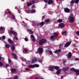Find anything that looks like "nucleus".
<instances>
[{"label": "nucleus", "mask_w": 79, "mask_h": 79, "mask_svg": "<svg viewBox=\"0 0 79 79\" xmlns=\"http://www.w3.org/2000/svg\"><path fill=\"white\" fill-rule=\"evenodd\" d=\"M35 79H39V78L38 77H35Z\"/></svg>", "instance_id": "e2e57ef3"}, {"label": "nucleus", "mask_w": 79, "mask_h": 79, "mask_svg": "<svg viewBox=\"0 0 79 79\" xmlns=\"http://www.w3.org/2000/svg\"><path fill=\"white\" fill-rule=\"evenodd\" d=\"M75 3L74 0H72L70 2V4H71V3H73V4H74Z\"/></svg>", "instance_id": "72a5a7b5"}, {"label": "nucleus", "mask_w": 79, "mask_h": 79, "mask_svg": "<svg viewBox=\"0 0 79 79\" xmlns=\"http://www.w3.org/2000/svg\"><path fill=\"white\" fill-rule=\"evenodd\" d=\"M18 11L19 13H21V10H18Z\"/></svg>", "instance_id": "13d9d810"}, {"label": "nucleus", "mask_w": 79, "mask_h": 79, "mask_svg": "<svg viewBox=\"0 0 79 79\" xmlns=\"http://www.w3.org/2000/svg\"><path fill=\"white\" fill-rule=\"evenodd\" d=\"M49 52L50 54H52V51H50Z\"/></svg>", "instance_id": "5fc2aeb1"}, {"label": "nucleus", "mask_w": 79, "mask_h": 79, "mask_svg": "<svg viewBox=\"0 0 79 79\" xmlns=\"http://www.w3.org/2000/svg\"><path fill=\"white\" fill-rule=\"evenodd\" d=\"M32 40L33 42H34L35 41V38H33Z\"/></svg>", "instance_id": "79ce46f5"}, {"label": "nucleus", "mask_w": 79, "mask_h": 79, "mask_svg": "<svg viewBox=\"0 0 79 79\" xmlns=\"http://www.w3.org/2000/svg\"><path fill=\"white\" fill-rule=\"evenodd\" d=\"M39 63H42V60H39Z\"/></svg>", "instance_id": "bf43d9fd"}, {"label": "nucleus", "mask_w": 79, "mask_h": 79, "mask_svg": "<svg viewBox=\"0 0 79 79\" xmlns=\"http://www.w3.org/2000/svg\"><path fill=\"white\" fill-rule=\"evenodd\" d=\"M53 35L55 37H58V33H56V32H55L54 33Z\"/></svg>", "instance_id": "b1692460"}, {"label": "nucleus", "mask_w": 79, "mask_h": 79, "mask_svg": "<svg viewBox=\"0 0 79 79\" xmlns=\"http://www.w3.org/2000/svg\"><path fill=\"white\" fill-rule=\"evenodd\" d=\"M75 3H76V4H77L78 3V2H79V0H74Z\"/></svg>", "instance_id": "2f4dec72"}, {"label": "nucleus", "mask_w": 79, "mask_h": 79, "mask_svg": "<svg viewBox=\"0 0 79 79\" xmlns=\"http://www.w3.org/2000/svg\"><path fill=\"white\" fill-rule=\"evenodd\" d=\"M35 12V10H30V13H34Z\"/></svg>", "instance_id": "c85d7f7f"}, {"label": "nucleus", "mask_w": 79, "mask_h": 79, "mask_svg": "<svg viewBox=\"0 0 79 79\" xmlns=\"http://www.w3.org/2000/svg\"><path fill=\"white\" fill-rule=\"evenodd\" d=\"M73 45L74 47H77V46H76V44H73Z\"/></svg>", "instance_id": "8fccbe9b"}, {"label": "nucleus", "mask_w": 79, "mask_h": 79, "mask_svg": "<svg viewBox=\"0 0 79 79\" xmlns=\"http://www.w3.org/2000/svg\"><path fill=\"white\" fill-rule=\"evenodd\" d=\"M44 25V22H42L39 23H38L36 24L37 26H43Z\"/></svg>", "instance_id": "1a4fd4ad"}, {"label": "nucleus", "mask_w": 79, "mask_h": 79, "mask_svg": "<svg viewBox=\"0 0 79 79\" xmlns=\"http://www.w3.org/2000/svg\"><path fill=\"white\" fill-rule=\"evenodd\" d=\"M26 12L27 13H31V10H27L26 11Z\"/></svg>", "instance_id": "58836bf2"}, {"label": "nucleus", "mask_w": 79, "mask_h": 79, "mask_svg": "<svg viewBox=\"0 0 79 79\" xmlns=\"http://www.w3.org/2000/svg\"><path fill=\"white\" fill-rule=\"evenodd\" d=\"M0 29L1 30V31H3V28L1 27L0 28Z\"/></svg>", "instance_id": "4d7b16f0"}, {"label": "nucleus", "mask_w": 79, "mask_h": 79, "mask_svg": "<svg viewBox=\"0 0 79 79\" xmlns=\"http://www.w3.org/2000/svg\"><path fill=\"white\" fill-rule=\"evenodd\" d=\"M10 34H14V35H17V33L15 32V31H10Z\"/></svg>", "instance_id": "dca6fc26"}, {"label": "nucleus", "mask_w": 79, "mask_h": 79, "mask_svg": "<svg viewBox=\"0 0 79 79\" xmlns=\"http://www.w3.org/2000/svg\"><path fill=\"white\" fill-rule=\"evenodd\" d=\"M79 59L78 58H76L75 59V61H77V60H79Z\"/></svg>", "instance_id": "3c124183"}, {"label": "nucleus", "mask_w": 79, "mask_h": 79, "mask_svg": "<svg viewBox=\"0 0 79 79\" xmlns=\"http://www.w3.org/2000/svg\"><path fill=\"white\" fill-rule=\"evenodd\" d=\"M44 18H45V16H43L42 17V19H44Z\"/></svg>", "instance_id": "052dcab7"}, {"label": "nucleus", "mask_w": 79, "mask_h": 79, "mask_svg": "<svg viewBox=\"0 0 79 79\" xmlns=\"http://www.w3.org/2000/svg\"><path fill=\"white\" fill-rule=\"evenodd\" d=\"M70 71H73V72L76 73V74L77 75H79V70H77V69H75L74 68H72L70 69Z\"/></svg>", "instance_id": "20e7f679"}, {"label": "nucleus", "mask_w": 79, "mask_h": 79, "mask_svg": "<svg viewBox=\"0 0 79 79\" xmlns=\"http://www.w3.org/2000/svg\"><path fill=\"white\" fill-rule=\"evenodd\" d=\"M74 21V18L73 16L71 15L69 17V23H73Z\"/></svg>", "instance_id": "7ed1b4c3"}, {"label": "nucleus", "mask_w": 79, "mask_h": 79, "mask_svg": "<svg viewBox=\"0 0 79 79\" xmlns=\"http://www.w3.org/2000/svg\"><path fill=\"white\" fill-rule=\"evenodd\" d=\"M71 44V42L66 43L64 46V47H69V46L70 45V44Z\"/></svg>", "instance_id": "423d86ee"}, {"label": "nucleus", "mask_w": 79, "mask_h": 79, "mask_svg": "<svg viewBox=\"0 0 79 79\" xmlns=\"http://www.w3.org/2000/svg\"><path fill=\"white\" fill-rule=\"evenodd\" d=\"M38 52L40 53H42L43 52V49L42 48H40L38 49Z\"/></svg>", "instance_id": "f8f14e48"}, {"label": "nucleus", "mask_w": 79, "mask_h": 79, "mask_svg": "<svg viewBox=\"0 0 79 79\" xmlns=\"http://www.w3.org/2000/svg\"><path fill=\"white\" fill-rule=\"evenodd\" d=\"M2 39H3V40H5V36H2Z\"/></svg>", "instance_id": "a19ab883"}, {"label": "nucleus", "mask_w": 79, "mask_h": 79, "mask_svg": "<svg viewBox=\"0 0 79 79\" xmlns=\"http://www.w3.org/2000/svg\"><path fill=\"white\" fill-rule=\"evenodd\" d=\"M45 23H50V19H45L44 21Z\"/></svg>", "instance_id": "aec40b11"}, {"label": "nucleus", "mask_w": 79, "mask_h": 79, "mask_svg": "<svg viewBox=\"0 0 79 79\" xmlns=\"http://www.w3.org/2000/svg\"><path fill=\"white\" fill-rule=\"evenodd\" d=\"M66 33V31H63L62 32V34H65Z\"/></svg>", "instance_id": "ea45409f"}, {"label": "nucleus", "mask_w": 79, "mask_h": 79, "mask_svg": "<svg viewBox=\"0 0 79 79\" xmlns=\"http://www.w3.org/2000/svg\"><path fill=\"white\" fill-rule=\"evenodd\" d=\"M32 5V4L31 2H28V3L27 4V6L28 7L29 6H31V5Z\"/></svg>", "instance_id": "412c9836"}, {"label": "nucleus", "mask_w": 79, "mask_h": 79, "mask_svg": "<svg viewBox=\"0 0 79 79\" xmlns=\"http://www.w3.org/2000/svg\"><path fill=\"white\" fill-rule=\"evenodd\" d=\"M8 66H9V64H6V68H7Z\"/></svg>", "instance_id": "6e6d98bb"}, {"label": "nucleus", "mask_w": 79, "mask_h": 79, "mask_svg": "<svg viewBox=\"0 0 79 79\" xmlns=\"http://www.w3.org/2000/svg\"><path fill=\"white\" fill-rule=\"evenodd\" d=\"M51 39H54V36L52 35L50 37Z\"/></svg>", "instance_id": "37998d69"}, {"label": "nucleus", "mask_w": 79, "mask_h": 79, "mask_svg": "<svg viewBox=\"0 0 79 79\" xmlns=\"http://www.w3.org/2000/svg\"><path fill=\"white\" fill-rule=\"evenodd\" d=\"M41 1H43V0H41ZM45 3H47L48 5H52L54 3V1L53 0H43Z\"/></svg>", "instance_id": "f03ea898"}, {"label": "nucleus", "mask_w": 79, "mask_h": 79, "mask_svg": "<svg viewBox=\"0 0 79 79\" xmlns=\"http://www.w3.org/2000/svg\"><path fill=\"white\" fill-rule=\"evenodd\" d=\"M38 60L36 58H35L32 60L31 63H34V62H36Z\"/></svg>", "instance_id": "a211bd4d"}, {"label": "nucleus", "mask_w": 79, "mask_h": 79, "mask_svg": "<svg viewBox=\"0 0 79 79\" xmlns=\"http://www.w3.org/2000/svg\"><path fill=\"white\" fill-rule=\"evenodd\" d=\"M11 72L13 74H15V73L17 72V70L15 68H12L11 69Z\"/></svg>", "instance_id": "0eeeda50"}, {"label": "nucleus", "mask_w": 79, "mask_h": 79, "mask_svg": "<svg viewBox=\"0 0 79 79\" xmlns=\"http://www.w3.org/2000/svg\"><path fill=\"white\" fill-rule=\"evenodd\" d=\"M18 79V76H15L14 78V79Z\"/></svg>", "instance_id": "f704fd0d"}, {"label": "nucleus", "mask_w": 79, "mask_h": 79, "mask_svg": "<svg viewBox=\"0 0 79 79\" xmlns=\"http://www.w3.org/2000/svg\"><path fill=\"white\" fill-rule=\"evenodd\" d=\"M12 56H13L15 60H17V55L15 53H12Z\"/></svg>", "instance_id": "2eb2a0df"}, {"label": "nucleus", "mask_w": 79, "mask_h": 79, "mask_svg": "<svg viewBox=\"0 0 79 79\" xmlns=\"http://www.w3.org/2000/svg\"><path fill=\"white\" fill-rule=\"evenodd\" d=\"M62 19H59L57 20L58 23H61L62 22Z\"/></svg>", "instance_id": "7c9ffc66"}, {"label": "nucleus", "mask_w": 79, "mask_h": 79, "mask_svg": "<svg viewBox=\"0 0 79 79\" xmlns=\"http://www.w3.org/2000/svg\"><path fill=\"white\" fill-rule=\"evenodd\" d=\"M3 65V62H0V66H2Z\"/></svg>", "instance_id": "4c0bfd02"}, {"label": "nucleus", "mask_w": 79, "mask_h": 79, "mask_svg": "<svg viewBox=\"0 0 79 79\" xmlns=\"http://www.w3.org/2000/svg\"><path fill=\"white\" fill-rule=\"evenodd\" d=\"M8 62H9V63H11V60H10V59H8Z\"/></svg>", "instance_id": "49530a36"}, {"label": "nucleus", "mask_w": 79, "mask_h": 79, "mask_svg": "<svg viewBox=\"0 0 79 79\" xmlns=\"http://www.w3.org/2000/svg\"><path fill=\"white\" fill-rule=\"evenodd\" d=\"M10 16H12V19H15V15H12V14H10Z\"/></svg>", "instance_id": "cd10ccee"}, {"label": "nucleus", "mask_w": 79, "mask_h": 79, "mask_svg": "<svg viewBox=\"0 0 79 79\" xmlns=\"http://www.w3.org/2000/svg\"><path fill=\"white\" fill-rule=\"evenodd\" d=\"M60 73H61V69L58 70L56 72V73L57 74H60Z\"/></svg>", "instance_id": "393cba45"}, {"label": "nucleus", "mask_w": 79, "mask_h": 79, "mask_svg": "<svg viewBox=\"0 0 79 79\" xmlns=\"http://www.w3.org/2000/svg\"><path fill=\"white\" fill-rule=\"evenodd\" d=\"M76 34H77V35H79V31L77 32Z\"/></svg>", "instance_id": "de8ad7c7"}, {"label": "nucleus", "mask_w": 79, "mask_h": 79, "mask_svg": "<svg viewBox=\"0 0 79 79\" xmlns=\"http://www.w3.org/2000/svg\"><path fill=\"white\" fill-rule=\"evenodd\" d=\"M61 78L62 79V78H63V76L61 77Z\"/></svg>", "instance_id": "774afa93"}, {"label": "nucleus", "mask_w": 79, "mask_h": 79, "mask_svg": "<svg viewBox=\"0 0 79 79\" xmlns=\"http://www.w3.org/2000/svg\"><path fill=\"white\" fill-rule=\"evenodd\" d=\"M46 42H47V40L45 39H43L40 40L39 44L40 45H42L44 44H46Z\"/></svg>", "instance_id": "f257e3e1"}, {"label": "nucleus", "mask_w": 79, "mask_h": 79, "mask_svg": "<svg viewBox=\"0 0 79 79\" xmlns=\"http://www.w3.org/2000/svg\"><path fill=\"white\" fill-rule=\"evenodd\" d=\"M35 5H33L32 6L31 8H34V7H35Z\"/></svg>", "instance_id": "603ef678"}, {"label": "nucleus", "mask_w": 79, "mask_h": 79, "mask_svg": "<svg viewBox=\"0 0 79 79\" xmlns=\"http://www.w3.org/2000/svg\"><path fill=\"white\" fill-rule=\"evenodd\" d=\"M15 36L14 37L13 39H15L16 40H18V38L17 37V35H15Z\"/></svg>", "instance_id": "4be33fe9"}, {"label": "nucleus", "mask_w": 79, "mask_h": 79, "mask_svg": "<svg viewBox=\"0 0 79 79\" xmlns=\"http://www.w3.org/2000/svg\"><path fill=\"white\" fill-rule=\"evenodd\" d=\"M54 69H56V70H57V71H58V70H59L60 69V67L58 66H54Z\"/></svg>", "instance_id": "6ab92c4d"}, {"label": "nucleus", "mask_w": 79, "mask_h": 79, "mask_svg": "<svg viewBox=\"0 0 79 79\" xmlns=\"http://www.w3.org/2000/svg\"><path fill=\"white\" fill-rule=\"evenodd\" d=\"M25 41H26V42H27V41H28V38H25Z\"/></svg>", "instance_id": "c03bdc74"}, {"label": "nucleus", "mask_w": 79, "mask_h": 79, "mask_svg": "<svg viewBox=\"0 0 79 79\" xmlns=\"http://www.w3.org/2000/svg\"><path fill=\"white\" fill-rule=\"evenodd\" d=\"M54 69V66H51L49 67V70L53 72V70Z\"/></svg>", "instance_id": "9b49d317"}, {"label": "nucleus", "mask_w": 79, "mask_h": 79, "mask_svg": "<svg viewBox=\"0 0 79 79\" xmlns=\"http://www.w3.org/2000/svg\"><path fill=\"white\" fill-rule=\"evenodd\" d=\"M67 62V60H64L63 61V63H66Z\"/></svg>", "instance_id": "a18cd8bd"}, {"label": "nucleus", "mask_w": 79, "mask_h": 79, "mask_svg": "<svg viewBox=\"0 0 79 79\" xmlns=\"http://www.w3.org/2000/svg\"><path fill=\"white\" fill-rule=\"evenodd\" d=\"M33 66L34 68H35V67H36V68H39V65L38 64H33Z\"/></svg>", "instance_id": "bb28decb"}, {"label": "nucleus", "mask_w": 79, "mask_h": 79, "mask_svg": "<svg viewBox=\"0 0 79 79\" xmlns=\"http://www.w3.org/2000/svg\"><path fill=\"white\" fill-rule=\"evenodd\" d=\"M11 45L12 46L11 49L12 52H14L16 49V48H15V44H11Z\"/></svg>", "instance_id": "39448f33"}, {"label": "nucleus", "mask_w": 79, "mask_h": 79, "mask_svg": "<svg viewBox=\"0 0 79 79\" xmlns=\"http://www.w3.org/2000/svg\"><path fill=\"white\" fill-rule=\"evenodd\" d=\"M31 3L32 4H34V3H35V1L34 0H31Z\"/></svg>", "instance_id": "c9c22d12"}, {"label": "nucleus", "mask_w": 79, "mask_h": 79, "mask_svg": "<svg viewBox=\"0 0 79 79\" xmlns=\"http://www.w3.org/2000/svg\"><path fill=\"white\" fill-rule=\"evenodd\" d=\"M60 46H62L63 45V44H60Z\"/></svg>", "instance_id": "69168bd1"}, {"label": "nucleus", "mask_w": 79, "mask_h": 79, "mask_svg": "<svg viewBox=\"0 0 79 79\" xmlns=\"http://www.w3.org/2000/svg\"><path fill=\"white\" fill-rule=\"evenodd\" d=\"M59 47L60 48H61V46H60V45Z\"/></svg>", "instance_id": "0e129e2a"}, {"label": "nucleus", "mask_w": 79, "mask_h": 79, "mask_svg": "<svg viewBox=\"0 0 79 79\" xmlns=\"http://www.w3.org/2000/svg\"><path fill=\"white\" fill-rule=\"evenodd\" d=\"M10 30H13V28H11Z\"/></svg>", "instance_id": "338daca9"}, {"label": "nucleus", "mask_w": 79, "mask_h": 79, "mask_svg": "<svg viewBox=\"0 0 79 79\" xmlns=\"http://www.w3.org/2000/svg\"><path fill=\"white\" fill-rule=\"evenodd\" d=\"M8 14H11V12L10 11H9L8 12Z\"/></svg>", "instance_id": "864d4df0"}, {"label": "nucleus", "mask_w": 79, "mask_h": 79, "mask_svg": "<svg viewBox=\"0 0 79 79\" xmlns=\"http://www.w3.org/2000/svg\"><path fill=\"white\" fill-rule=\"evenodd\" d=\"M28 31L29 32H31V34H33V31H32L31 29H28Z\"/></svg>", "instance_id": "473e14b6"}, {"label": "nucleus", "mask_w": 79, "mask_h": 79, "mask_svg": "<svg viewBox=\"0 0 79 79\" xmlns=\"http://www.w3.org/2000/svg\"><path fill=\"white\" fill-rule=\"evenodd\" d=\"M5 46L6 48H10V45L9 44H6Z\"/></svg>", "instance_id": "c756f323"}, {"label": "nucleus", "mask_w": 79, "mask_h": 79, "mask_svg": "<svg viewBox=\"0 0 79 79\" xmlns=\"http://www.w3.org/2000/svg\"><path fill=\"white\" fill-rule=\"evenodd\" d=\"M59 26L62 28H63L65 26V25L63 23H61L59 24Z\"/></svg>", "instance_id": "9d476101"}, {"label": "nucleus", "mask_w": 79, "mask_h": 79, "mask_svg": "<svg viewBox=\"0 0 79 79\" xmlns=\"http://www.w3.org/2000/svg\"><path fill=\"white\" fill-rule=\"evenodd\" d=\"M26 70L27 71H29V69H28V68H26Z\"/></svg>", "instance_id": "680f3d73"}, {"label": "nucleus", "mask_w": 79, "mask_h": 79, "mask_svg": "<svg viewBox=\"0 0 79 79\" xmlns=\"http://www.w3.org/2000/svg\"><path fill=\"white\" fill-rule=\"evenodd\" d=\"M31 38L32 39H34L35 38L34 36L33 35H32L30 36Z\"/></svg>", "instance_id": "e433bc0d"}, {"label": "nucleus", "mask_w": 79, "mask_h": 79, "mask_svg": "<svg viewBox=\"0 0 79 79\" xmlns=\"http://www.w3.org/2000/svg\"><path fill=\"white\" fill-rule=\"evenodd\" d=\"M61 49H58V50H56V51H55V52L56 53H58V52H61Z\"/></svg>", "instance_id": "a878e982"}, {"label": "nucleus", "mask_w": 79, "mask_h": 79, "mask_svg": "<svg viewBox=\"0 0 79 79\" xmlns=\"http://www.w3.org/2000/svg\"><path fill=\"white\" fill-rule=\"evenodd\" d=\"M28 67L29 68H34V65H30L28 66Z\"/></svg>", "instance_id": "5701e85b"}, {"label": "nucleus", "mask_w": 79, "mask_h": 79, "mask_svg": "<svg viewBox=\"0 0 79 79\" xmlns=\"http://www.w3.org/2000/svg\"><path fill=\"white\" fill-rule=\"evenodd\" d=\"M69 69V67H64L62 69V70L63 71H68Z\"/></svg>", "instance_id": "4468645a"}, {"label": "nucleus", "mask_w": 79, "mask_h": 79, "mask_svg": "<svg viewBox=\"0 0 79 79\" xmlns=\"http://www.w3.org/2000/svg\"><path fill=\"white\" fill-rule=\"evenodd\" d=\"M64 11L65 13H69L70 12V9L68 8H64Z\"/></svg>", "instance_id": "6e6552de"}, {"label": "nucleus", "mask_w": 79, "mask_h": 79, "mask_svg": "<svg viewBox=\"0 0 79 79\" xmlns=\"http://www.w3.org/2000/svg\"><path fill=\"white\" fill-rule=\"evenodd\" d=\"M24 50L25 51V52H27V50L26 49H24Z\"/></svg>", "instance_id": "09e8293b"}, {"label": "nucleus", "mask_w": 79, "mask_h": 79, "mask_svg": "<svg viewBox=\"0 0 79 79\" xmlns=\"http://www.w3.org/2000/svg\"><path fill=\"white\" fill-rule=\"evenodd\" d=\"M72 55V54H71V52H69L68 54V55H67L68 58H71Z\"/></svg>", "instance_id": "f3484780"}, {"label": "nucleus", "mask_w": 79, "mask_h": 79, "mask_svg": "<svg viewBox=\"0 0 79 79\" xmlns=\"http://www.w3.org/2000/svg\"><path fill=\"white\" fill-rule=\"evenodd\" d=\"M8 41L9 44L12 45L13 44V41H12V40L10 39V38H9L8 39Z\"/></svg>", "instance_id": "ddd939ff"}]
</instances>
